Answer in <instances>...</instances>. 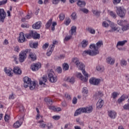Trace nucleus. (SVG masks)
I'll return each instance as SVG.
<instances>
[{
	"label": "nucleus",
	"instance_id": "1",
	"mask_svg": "<svg viewBox=\"0 0 129 129\" xmlns=\"http://www.w3.org/2000/svg\"><path fill=\"white\" fill-rule=\"evenodd\" d=\"M73 63L76 65L77 67L79 68L80 70H82V72L85 76V78L82 76V74L80 73H77V77L78 78H80L82 80V81H83L84 82H87V81L88 80V74L86 73L85 71V69H84L85 68V66L84 64H83L82 62H80L79 61V59L77 58H74L73 60Z\"/></svg>",
	"mask_w": 129,
	"mask_h": 129
},
{
	"label": "nucleus",
	"instance_id": "2",
	"mask_svg": "<svg viewBox=\"0 0 129 129\" xmlns=\"http://www.w3.org/2000/svg\"><path fill=\"white\" fill-rule=\"evenodd\" d=\"M102 45H103V43L101 41L97 42L96 45L95 44H91L90 45V49H94V50H85L83 52V55L86 56V55H89L90 56H95L96 55H97V54H99L98 49L101 47Z\"/></svg>",
	"mask_w": 129,
	"mask_h": 129
},
{
	"label": "nucleus",
	"instance_id": "3",
	"mask_svg": "<svg viewBox=\"0 0 129 129\" xmlns=\"http://www.w3.org/2000/svg\"><path fill=\"white\" fill-rule=\"evenodd\" d=\"M23 81L24 83V87H25V88L29 87L30 90H34V89L38 88V87L39 86L38 84H37V82L32 81L31 78L28 77H25L23 78Z\"/></svg>",
	"mask_w": 129,
	"mask_h": 129
},
{
	"label": "nucleus",
	"instance_id": "4",
	"mask_svg": "<svg viewBox=\"0 0 129 129\" xmlns=\"http://www.w3.org/2000/svg\"><path fill=\"white\" fill-rule=\"evenodd\" d=\"M31 51V49H26L24 51H22L19 54V61L20 63H23L27 58V54H29Z\"/></svg>",
	"mask_w": 129,
	"mask_h": 129
},
{
	"label": "nucleus",
	"instance_id": "5",
	"mask_svg": "<svg viewBox=\"0 0 129 129\" xmlns=\"http://www.w3.org/2000/svg\"><path fill=\"white\" fill-rule=\"evenodd\" d=\"M116 13L117 15L120 17V18H124L126 14V10L123 8V7H117L116 8Z\"/></svg>",
	"mask_w": 129,
	"mask_h": 129
},
{
	"label": "nucleus",
	"instance_id": "6",
	"mask_svg": "<svg viewBox=\"0 0 129 129\" xmlns=\"http://www.w3.org/2000/svg\"><path fill=\"white\" fill-rule=\"evenodd\" d=\"M48 77L49 81L51 83H55V82H57V80H58V78L57 76H54V72H50L48 74Z\"/></svg>",
	"mask_w": 129,
	"mask_h": 129
},
{
	"label": "nucleus",
	"instance_id": "7",
	"mask_svg": "<svg viewBox=\"0 0 129 129\" xmlns=\"http://www.w3.org/2000/svg\"><path fill=\"white\" fill-rule=\"evenodd\" d=\"M7 17V13L4 9H0V23H5V19Z\"/></svg>",
	"mask_w": 129,
	"mask_h": 129
},
{
	"label": "nucleus",
	"instance_id": "8",
	"mask_svg": "<svg viewBox=\"0 0 129 129\" xmlns=\"http://www.w3.org/2000/svg\"><path fill=\"white\" fill-rule=\"evenodd\" d=\"M86 113V107L80 108L76 110L74 113V116H77L81 113Z\"/></svg>",
	"mask_w": 129,
	"mask_h": 129
},
{
	"label": "nucleus",
	"instance_id": "9",
	"mask_svg": "<svg viewBox=\"0 0 129 129\" xmlns=\"http://www.w3.org/2000/svg\"><path fill=\"white\" fill-rule=\"evenodd\" d=\"M40 68H41V63L40 62L33 63L31 65V69L33 71H37L39 70Z\"/></svg>",
	"mask_w": 129,
	"mask_h": 129
},
{
	"label": "nucleus",
	"instance_id": "10",
	"mask_svg": "<svg viewBox=\"0 0 129 129\" xmlns=\"http://www.w3.org/2000/svg\"><path fill=\"white\" fill-rule=\"evenodd\" d=\"M89 82L90 84H92L93 85H98L100 82V80L92 78L90 79Z\"/></svg>",
	"mask_w": 129,
	"mask_h": 129
},
{
	"label": "nucleus",
	"instance_id": "11",
	"mask_svg": "<svg viewBox=\"0 0 129 129\" xmlns=\"http://www.w3.org/2000/svg\"><path fill=\"white\" fill-rule=\"evenodd\" d=\"M26 41V38L25 37V34L23 32H21L19 34L18 37V42L19 43H24Z\"/></svg>",
	"mask_w": 129,
	"mask_h": 129
},
{
	"label": "nucleus",
	"instance_id": "12",
	"mask_svg": "<svg viewBox=\"0 0 129 129\" xmlns=\"http://www.w3.org/2000/svg\"><path fill=\"white\" fill-rule=\"evenodd\" d=\"M110 27L111 29L109 31V32H110V33H112V32H115V31H117V32H119V30H118V28L116 27V25H115L113 23H111L110 24Z\"/></svg>",
	"mask_w": 129,
	"mask_h": 129
},
{
	"label": "nucleus",
	"instance_id": "13",
	"mask_svg": "<svg viewBox=\"0 0 129 129\" xmlns=\"http://www.w3.org/2000/svg\"><path fill=\"white\" fill-rule=\"evenodd\" d=\"M29 59H31V61H36L37 60V55L35 53H33L31 52V50L30 52H28Z\"/></svg>",
	"mask_w": 129,
	"mask_h": 129
},
{
	"label": "nucleus",
	"instance_id": "14",
	"mask_svg": "<svg viewBox=\"0 0 129 129\" xmlns=\"http://www.w3.org/2000/svg\"><path fill=\"white\" fill-rule=\"evenodd\" d=\"M41 27H42V23L40 21L36 22L35 24H34L32 25L33 29H36V30L41 29Z\"/></svg>",
	"mask_w": 129,
	"mask_h": 129
},
{
	"label": "nucleus",
	"instance_id": "15",
	"mask_svg": "<svg viewBox=\"0 0 129 129\" xmlns=\"http://www.w3.org/2000/svg\"><path fill=\"white\" fill-rule=\"evenodd\" d=\"M13 72L17 75H21L22 74V70L18 67H15L14 68Z\"/></svg>",
	"mask_w": 129,
	"mask_h": 129
},
{
	"label": "nucleus",
	"instance_id": "16",
	"mask_svg": "<svg viewBox=\"0 0 129 129\" xmlns=\"http://www.w3.org/2000/svg\"><path fill=\"white\" fill-rule=\"evenodd\" d=\"M42 80L41 81H39V84L40 85H45V83H46V82L47 81H48V77H47V76L44 75L42 77Z\"/></svg>",
	"mask_w": 129,
	"mask_h": 129
},
{
	"label": "nucleus",
	"instance_id": "17",
	"mask_svg": "<svg viewBox=\"0 0 129 129\" xmlns=\"http://www.w3.org/2000/svg\"><path fill=\"white\" fill-rule=\"evenodd\" d=\"M103 104H104V101L103 100L99 99L96 104L97 108H101L102 106H103Z\"/></svg>",
	"mask_w": 129,
	"mask_h": 129
},
{
	"label": "nucleus",
	"instance_id": "18",
	"mask_svg": "<svg viewBox=\"0 0 129 129\" xmlns=\"http://www.w3.org/2000/svg\"><path fill=\"white\" fill-rule=\"evenodd\" d=\"M12 71H13V69L11 68L8 69L7 68H5L4 69V72L6 73V74H7L8 76H13V73H12Z\"/></svg>",
	"mask_w": 129,
	"mask_h": 129
},
{
	"label": "nucleus",
	"instance_id": "19",
	"mask_svg": "<svg viewBox=\"0 0 129 129\" xmlns=\"http://www.w3.org/2000/svg\"><path fill=\"white\" fill-rule=\"evenodd\" d=\"M125 98H128V96L126 95H122L117 100L119 104L121 103L122 101L125 100Z\"/></svg>",
	"mask_w": 129,
	"mask_h": 129
},
{
	"label": "nucleus",
	"instance_id": "20",
	"mask_svg": "<svg viewBox=\"0 0 129 129\" xmlns=\"http://www.w3.org/2000/svg\"><path fill=\"white\" fill-rule=\"evenodd\" d=\"M108 116L110 118L114 119L116 117V112L114 111H108Z\"/></svg>",
	"mask_w": 129,
	"mask_h": 129
},
{
	"label": "nucleus",
	"instance_id": "21",
	"mask_svg": "<svg viewBox=\"0 0 129 129\" xmlns=\"http://www.w3.org/2000/svg\"><path fill=\"white\" fill-rule=\"evenodd\" d=\"M53 50L54 49H53V45H50L48 49V51L46 53V55L47 56H51V54L53 52Z\"/></svg>",
	"mask_w": 129,
	"mask_h": 129
},
{
	"label": "nucleus",
	"instance_id": "22",
	"mask_svg": "<svg viewBox=\"0 0 129 129\" xmlns=\"http://www.w3.org/2000/svg\"><path fill=\"white\" fill-rule=\"evenodd\" d=\"M77 5L81 8H84L86 5V3L84 1H79L77 3Z\"/></svg>",
	"mask_w": 129,
	"mask_h": 129
},
{
	"label": "nucleus",
	"instance_id": "23",
	"mask_svg": "<svg viewBox=\"0 0 129 129\" xmlns=\"http://www.w3.org/2000/svg\"><path fill=\"white\" fill-rule=\"evenodd\" d=\"M38 123H39V126L41 128H45V127H46V125H47V124H45L44 120H39L38 121Z\"/></svg>",
	"mask_w": 129,
	"mask_h": 129
},
{
	"label": "nucleus",
	"instance_id": "24",
	"mask_svg": "<svg viewBox=\"0 0 129 129\" xmlns=\"http://www.w3.org/2000/svg\"><path fill=\"white\" fill-rule=\"evenodd\" d=\"M22 125V122L20 123V121H17L14 123L13 127L15 128H19Z\"/></svg>",
	"mask_w": 129,
	"mask_h": 129
},
{
	"label": "nucleus",
	"instance_id": "25",
	"mask_svg": "<svg viewBox=\"0 0 129 129\" xmlns=\"http://www.w3.org/2000/svg\"><path fill=\"white\" fill-rule=\"evenodd\" d=\"M29 45L31 48H34V49H37V48H38V42H35V43L31 42L29 44Z\"/></svg>",
	"mask_w": 129,
	"mask_h": 129
},
{
	"label": "nucleus",
	"instance_id": "26",
	"mask_svg": "<svg viewBox=\"0 0 129 129\" xmlns=\"http://www.w3.org/2000/svg\"><path fill=\"white\" fill-rule=\"evenodd\" d=\"M107 62L110 65H113L114 64V60L111 58V57H108L107 58Z\"/></svg>",
	"mask_w": 129,
	"mask_h": 129
},
{
	"label": "nucleus",
	"instance_id": "27",
	"mask_svg": "<svg viewBox=\"0 0 129 129\" xmlns=\"http://www.w3.org/2000/svg\"><path fill=\"white\" fill-rule=\"evenodd\" d=\"M45 101L47 102L48 105H52V104H53V101L50 98H45Z\"/></svg>",
	"mask_w": 129,
	"mask_h": 129
},
{
	"label": "nucleus",
	"instance_id": "28",
	"mask_svg": "<svg viewBox=\"0 0 129 129\" xmlns=\"http://www.w3.org/2000/svg\"><path fill=\"white\" fill-rule=\"evenodd\" d=\"M117 23L119 25V26H121L122 27L124 26L125 24H126V22L123 20H117Z\"/></svg>",
	"mask_w": 129,
	"mask_h": 129
},
{
	"label": "nucleus",
	"instance_id": "29",
	"mask_svg": "<svg viewBox=\"0 0 129 129\" xmlns=\"http://www.w3.org/2000/svg\"><path fill=\"white\" fill-rule=\"evenodd\" d=\"M77 29V27H76V26H73L71 27V32L72 35H73V34H74L75 35V33H76Z\"/></svg>",
	"mask_w": 129,
	"mask_h": 129
},
{
	"label": "nucleus",
	"instance_id": "30",
	"mask_svg": "<svg viewBox=\"0 0 129 129\" xmlns=\"http://www.w3.org/2000/svg\"><path fill=\"white\" fill-rule=\"evenodd\" d=\"M52 19H50L47 22V23L45 25V28L46 29H49L50 27H51V25L52 24Z\"/></svg>",
	"mask_w": 129,
	"mask_h": 129
},
{
	"label": "nucleus",
	"instance_id": "31",
	"mask_svg": "<svg viewBox=\"0 0 129 129\" xmlns=\"http://www.w3.org/2000/svg\"><path fill=\"white\" fill-rule=\"evenodd\" d=\"M32 38H33V39H35V40H36L37 39H39L40 38V34H37L36 32L34 33L33 32Z\"/></svg>",
	"mask_w": 129,
	"mask_h": 129
},
{
	"label": "nucleus",
	"instance_id": "32",
	"mask_svg": "<svg viewBox=\"0 0 129 129\" xmlns=\"http://www.w3.org/2000/svg\"><path fill=\"white\" fill-rule=\"evenodd\" d=\"M86 109L87 113H90L91 112H92V110H93V108L92 107V106H90L89 107H86Z\"/></svg>",
	"mask_w": 129,
	"mask_h": 129
},
{
	"label": "nucleus",
	"instance_id": "33",
	"mask_svg": "<svg viewBox=\"0 0 129 129\" xmlns=\"http://www.w3.org/2000/svg\"><path fill=\"white\" fill-rule=\"evenodd\" d=\"M62 69L64 71H67V70H69V65H68L67 63H64L62 64Z\"/></svg>",
	"mask_w": 129,
	"mask_h": 129
},
{
	"label": "nucleus",
	"instance_id": "34",
	"mask_svg": "<svg viewBox=\"0 0 129 129\" xmlns=\"http://www.w3.org/2000/svg\"><path fill=\"white\" fill-rule=\"evenodd\" d=\"M92 13L94 16H96V17H99V16H100V14L101 13L100 11H98L97 10H92Z\"/></svg>",
	"mask_w": 129,
	"mask_h": 129
},
{
	"label": "nucleus",
	"instance_id": "35",
	"mask_svg": "<svg viewBox=\"0 0 129 129\" xmlns=\"http://www.w3.org/2000/svg\"><path fill=\"white\" fill-rule=\"evenodd\" d=\"M33 31H31L29 34H26L25 35L26 38H27V39H31L32 37L33 38Z\"/></svg>",
	"mask_w": 129,
	"mask_h": 129
},
{
	"label": "nucleus",
	"instance_id": "36",
	"mask_svg": "<svg viewBox=\"0 0 129 129\" xmlns=\"http://www.w3.org/2000/svg\"><path fill=\"white\" fill-rule=\"evenodd\" d=\"M82 44V48H86V47L88 45V42H87L85 40H83Z\"/></svg>",
	"mask_w": 129,
	"mask_h": 129
},
{
	"label": "nucleus",
	"instance_id": "37",
	"mask_svg": "<svg viewBox=\"0 0 129 129\" xmlns=\"http://www.w3.org/2000/svg\"><path fill=\"white\" fill-rule=\"evenodd\" d=\"M127 41L126 40H123L122 41H119L117 43V46H123L125 43H126Z\"/></svg>",
	"mask_w": 129,
	"mask_h": 129
},
{
	"label": "nucleus",
	"instance_id": "38",
	"mask_svg": "<svg viewBox=\"0 0 129 129\" xmlns=\"http://www.w3.org/2000/svg\"><path fill=\"white\" fill-rule=\"evenodd\" d=\"M59 2H62V3H66V0H53L52 4H53V5H57Z\"/></svg>",
	"mask_w": 129,
	"mask_h": 129
},
{
	"label": "nucleus",
	"instance_id": "39",
	"mask_svg": "<svg viewBox=\"0 0 129 129\" xmlns=\"http://www.w3.org/2000/svg\"><path fill=\"white\" fill-rule=\"evenodd\" d=\"M70 23H71V19L69 18H66L64 21L65 25H66V26H68Z\"/></svg>",
	"mask_w": 129,
	"mask_h": 129
},
{
	"label": "nucleus",
	"instance_id": "40",
	"mask_svg": "<svg viewBox=\"0 0 129 129\" xmlns=\"http://www.w3.org/2000/svg\"><path fill=\"white\" fill-rule=\"evenodd\" d=\"M80 11L84 13V14H88V13H89V10L86 8H80Z\"/></svg>",
	"mask_w": 129,
	"mask_h": 129
},
{
	"label": "nucleus",
	"instance_id": "41",
	"mask_svg": "<svg viewBox=\"0 0 129 129\" xmlns=\"http://www.w3.org/2000/svg\"><path fill=\"white\" fill-rule=\"evenodd\" d=\"M96 70H97V71H100V72H103V71H104V68L102 67H100V66H98L96 67Z\"/></svg>",
	"mask_w": 129,
	"mask_h": 129
},
{
	"label": "nucleus",
	"instance_id": "42",
	"mask_svg": "<svg viewBox=\"0 0 129 129\" xmlns=\"http://www.w3.org/2000/svg\"><path fill=\"white\" fill-rule=\"evenodd\" d=\"M129 29V24H127L126 25H123L122 27V31H127Z\"/></svg>",
	"mask_w": 129,
	"mask_h": 129
},
{
	"label": "nucleus",
	"instance_id": "43",
	"mask_svg": "<svg viewBox=\"0 0 129 129\" xmlns=\"http://www.w3.org/2000/svg\"><path fill=\"white\" fill-rule=\"evenodd\" d=\"M109 15L111 16V17H112L114 19H116V14L112 11H110L109 12Z\"/></svg>",
	"mask_w": 129,
	"mask_h": 129
},
{
	"label": "nucleus",
	"instance_id": "44",
	"mask_svg": "<svg viewBox=\"0 0 129 129\" xmlns=\"http://www.w3.org/2000/svg\"><path fill=\"white\" fill-rule=\"evenodd\" d=\"M59 17L60 21H63L65 19V15L64 13H61L59 15Z\"/></svg>",
	"mask_w": 129,
	"mask_h": 129
},
{
	"label": "nucleus",
	"instance_id": "45",
	"mask_svg": "<svg viewBox=\"0 0 129 129\" xmlns=\"http://www.w3.org/2000/svg\"><path fill=\"white\" fill-rule=\"evenodd\" d=\"M11 117H10V115H8V114H6L5 116L4 117V119L5 121H9L10 120Z\"/></svg>",
	"mask_w": 129,
	"mask_h": 129
},
{
	"label": "nucleus",
	"instance_id": "46",
	"mask_svg": "<svg viewBox=\"0 0 129 129\" xmlns=\"http://www.w3.org/2000/svg\"><path fill=\"white\" fill-rule=\"evenodd\" d=\"M72 20H75L77 19V16H76V13L74 12L72 14Z\"/></svg>",
	"mask_w": 129,
	"mask_h": 129
},
{
	"label": "nucleus",
	"instance_id": "47",
	"mask_svg": "<svg viewBox=\"0 0 129 129\" xmlns=\"http://www.w3.org/2000/svg\"><path fill=\"white\" fill-rule=\"evenodd\" d=\"M76 121L78 123V124H80V125H83L84 124L83 121L80 120V119L79 118H77Z\"/></svg>",
	"mask_w": 129,
	"mask_h": 129
},
{
	"label": "nucleus",
	"instance_id": "48",
	"mask_svg": "<svg viewBox=\"0 0 129 129\" xmlns=\"http://www.w3.org/2000/svg\"><path fill=\"white\" fill-rule=\"evenodd\" d=\"M118 95V93H117L115 92H113L112 94V96L113 99H115V98H116V97H117Z\"/></svg>",
	"mask_w": 129,
	"mask_h": 129
},
{
	"label": "nucleus",
	"instance_id": "49",
	"mask_svg": "<svg viewBox=\"0 0 129 129\" xmlns=\"http://www.w3.org/2000/svg\"><path fill=\"white\" fill-rule=\"evenodd\" d=\"M126 64H127V62L125 61L124 59H122L121 61V66H126Z\"/></svg>",
	"mask_w": 129,
	"mask_h": 129
},
{
	"label": "nucleus",
	"instance_id": "50",
	"mask_svg": "<svg viewBox=\"0 0 129 129\" xmlns=\"http://www.w3.org/2000/svg\"><path fill=\"white\" fill-rule=\"evenodd\" d=\"M102 26H103V27H104L105 28H108V26H109V25L108 24V23L107 22H106V21H104L102 23Z\"/></svg>",
	"mask_w": 129,
	"mask_h": 129
},
{
	"label": "nucleus",
	"instance_id": "51",
	"mask_svg": "<svg viewBox=\"0 0 129 129\" xmlns=\"http://www.w3.org/2000/svg\"><path fill=\"white\" fill-rule=\"evenodd\" d=\"M123 109H125V110H129V104H125L123 107Z\"/></svg>",
	"mask_w": 129,
	"mask_h": 129
},
{
	"label": "nucleus",
	"instance_id": "52",
	"mask_svg": "<svg viewBox=\"0 0 129 129\" xmlns=\"http://www.w3.org/2000/svg\"><path fill=\"white\" fill-rule=\"evenodd\" d=\"M68 81H69V82H70V83H72V84H73V83H74V82H75V78H74V77H72L69 80H68Z\"/></svg>",
	"mask_w": 129,
	"mask_h": 129
},
{
	"label": "nucleus",
	"instance_id": "53",
	"mask_svg": "<svg viewBox=\"0 0 129 129\" xmlns=\"http://www.w3.org/2000/svg\"><path fill=\"white\" fill-rule=\"evenodd\" d=\"M48 47H49V43H46L43 45L42 49H43V50H46V49H47V48H48Z\"/></svg>",
	"mask_w": 129,
	"mask_h": 129
},
{
	"label": "nucleus",
	"instance_id": "54",
	"mask_svg": "<svg viewBox=\"0 0 129 129\" xmlns=\"http://www.w3.org/2000/svg\"><path fill=\"white\" fill-rule=\"evenodd\" d=\"M8 3V0H3L0 1V6H4V5H6Z\"/></svg>",
	"mask_w": 129,
	"mask_h": 129
},
{
	"label": "nucleus",
	"instance_id": "55",
	"mask_svg": "<svg viewBox=\"0 0 129 129\" xmlns=\"http://www.w3.org/2000/svg\"><path fill=\"white\" fill-rule=\"evenodd\" d=\"M82 92L83 93H85L86 94H87V93H88V90L87 89V88L84 87L83 88Z\"/></svg>",
	"mask_w": 129,
	"mask_h": 129
},
{
	"label": "nucleus",
	"instance_id": "56",
	"mask_svg": "<svg viewBox=\"0 0 129 129\" xmlns=\"http://www.w3.org/2000/svg\"><path fill=\"white\" fill-rule=\"evenodd\" d=\"M46 126L47 127L48 129L53 128V125L51 124V123H47V124L46 125Z\"/></svg>",
	"mask_w": 129,
	"mask_h": 129
},
{
	"label": "nucleus",
	"instance_id": "57",
	"mask_svg": "<svg viewBox=\"0 0 129 129\" xmlns=\"http://www.w3.org/2000/svg\"><path fill=\"white\" fill-rule=\"evenodd\" d=\"M72 38V35L71 34V35L70 36H67L65 37L64 38V41H69V40H70V39H71Z\"/></svg>",
	"mask_w": 129,
	"mask_h": 129
},
{
	"label": "nucleus",
	"instance_id": "58",
	"mask_svg": "<svg viewBox=\"0 0 129 129\" xmlns=\"http://www.w3.org/2000/svg\"><path fill=\"white\" fill-rule=\"evenodd\" d=\"M97 96H98V97H102V96H103V93H102L101 91H99L97 94Z\"/></svg>",
	"mask_w": 129,
	"mask_h": 129
},
{
	"label": "nucleus",
	"instance_id": "59",
	"mask_svg": "<svg viewBox=\"0 0 129 129\" xmlns=\"http://www.w3.org/2000/svg\"><path fill=\"white\" fill-rule=\"evenodd\" d=\"M52 105H48L49 109H50L51 110H55V106H51Z\"/></svg>",
	"mask_w": 129,
	"mask_h": 129
},
{
	"label": "nucleus",
	"instance_id": "60",
	"mask_svg": "<svg viewBox=\"0 0 129 129\" xmlns=\"http://www.w3.org/2000/svg\"><path fill=\"white\" fill-rule=\"evenodd\" d=\"M65 97L66 98H67L68 100L71 99V97L70 96V95H69V93H66Z\"/></svg>",
	"mask_w": 129,
	"mask_h": 129
},
{
	"label": "nucleus",
	"instance_id": "61",
	"mask_svg": "<svg viewBox=\"0 0 129 129\" xmlns=\"http://www.w3.org/2000/svg\"><path fill=\"white\" fill-rule=\"evenodd\" d=\"M56 71L58 73H62V68L61 67H59L57 68Z\"/></svg>",
	"mask_w": 129,
	"mask_h": 129
},
{
	"label": "nucleus",
	"instance_id": "62",
	"mask_svg": "<svg viewBox=\"0 0 129 129\" xmlns=\"http://www.w3.org/2000/svg\"><path fill=\"white\" fill-rule=\"evenodd\" d=\"M73 104H76V103H77V98L74 97L73 99Z\"/></svg>",
	"mask_w": 129,
	"mask_h": 129
},
{
	"label": "nucleus",
	"instance_id": "63",
	"mask_svg": "<svg viewBox=\"0 0 129 129\" xmlns=\"http://www.w3.org/2000/svg\"><path fill=\"white\" fill-rule=\"evenodd\" d=\"M52 118L55 120L60 119V116L54 115L52 117Z\"/></svg>",
	"mask_w": 129,
	"mask_h": 129
},
{
	"label": "nucleus",
	"instance_id": "64",
	"mask_svg": "<svg viewBox=\"0 0 129 129\" xmlns=\"http://www.w3.org/2000/svg\"><path fill=\"white\" fill-rule=\"evenodd\" d=\"M9 99H15V96L14 95V94L12 93L11 95H10Z\"/></svg>",
	"mask_w": 129,
	"mask_h": 129
}]
</instances>
